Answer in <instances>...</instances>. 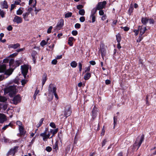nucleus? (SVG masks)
<instances>
[{
	"label": "nucleus",
	"mask_w": 156,
	"mask_h": 156,
	"mask_svg": "<svg viewBox=\"0 0 156 156\" xmlns=\"http://www.w3.org/2000/svg\"><path fill=\"white\" fill-rule=\"evenodd\" d=\"M47 44V42L44 40H42L41 42L40 45L41 46H44L45 45Z\"/></svg>",
	"instance_id": "79ce46f5"
},
{
	"label": "nucleus",
	"mask_w": 156,
	"mask_h": 156,
	"mask_svg": "<svg viewBox=\"0 0 156 156\" xmlns=\"http://www.w3.org/2000/svg\"><path fill=\"white\" fill-rule=\"evenodd\" d=\"M70 66L73 68H75L77 66V63L75 61H73L71 63Z\"/></svg>",
	"instance_id": "c756f323"
},
{
	"label": "nucleus",
	"mask_w": 156,
	"mask_h": 156,
	"mask_svg": "<svg viewBox=\"0 0 156 156\" xmlns=\"http://www.w3.org/2000/svg\"><path fill=\"white\" fill-rule=\"evenodd\" d=\"M90 17L92 19V23H94V22H95L96 20V17L95 16V15L91 14Z\"/></svg>",
	"instance_id": "e433bc0d"
},
{
	"label": "nucleus",
	"mask_w": 156,
	"mask_h": 156,
	"mask_svg": "<svg viewBox=\"0 0 156 156\" xmlns=\"http://www.w3.org/2000/svg\"><path fill=\"white\" fill-rule=\"evenodd\" d=\"M52 29V26H50L48 28L47 30V33L48 34H50L51 32V30Z\"/></svg>",
	"instance_id": "5fc2aeb1"
},
{
	"label": "nucleus",
	"mask_w": 156,
	"mask_h": 156,
	"mask_svg": "<svg viewBox=\"0 0 156 156\" xmlns=\"http://www.w3.org/2000/svg\"><path fill=\"white\" fill-rule=\"evenodd\" d=\"M21 67L22 73L24 77H25L28 71V66H27L24 65L23 66H22Z\"/></svg>",
	"instance_id": "20e7f679"
},
{
	"label": "nucleus",
	"mask_w": 156,
	"mask_h": 156,
	"mask_svg": "<svg viewBox=\"0 0 156 156\" xmlns=\"http://www.w3.org/2000/svg\"><path fill=\"white\" fill-rule=\"evenodd\" d=\"M144 138V135L143 134L140 137H138L133 145V149L135 150L136 148L137 150L140 146Z\"/></svg>",
	"instance_id": "f03ea898"
},
{
	"label": "nucleus",
	"mask_w": 156,
	"mask_h": 156,
	"mask_svg": "<svg viewBox=\"0 0 156 156\" xmlns=\"http://www.w3.org/2000/svg\"><path fill=\"white\" fill-rule=\"evenodd\" d=\"M46 150L48 152H50L52 150V148L50 146H48L46 147Z\"/></svg>",
	"instance_id": "49530a36"
},
{
	"label": "nucleus",
	"mask_w": 156,
	"mask_h": 156,
	"mask_svg": "<svg viewBox=\"0 0 156 156\" xmlns=\"http://www.w3.org/2000/svg\"><path fill=\"white\" fill-rule=\"evenodd\" d=\"M133 8V7H130L129 8L128 11L130 13H131L132 12Z\"/></svg>",
	"instance_id": "bf43d9fd"
},
{
	"label": "nucleus",
	"mask_w": 156,
	"mask_h": 156,
	"mask_svg": "<svg viewBox=\"0 0 156 156\" xmlns=\"http://www.w3.org/2000/svg\"><path fill=\"white\" fill-rule=\"evenodd\" d=\"M57 60L56 59H54L52 60L51 63L52 64L54 65H55L57 63Z\"/></svg>",
	"instance_id": "13d9d810"
},
{
	"label": "nucleus",
	"mask_w": 156,
	"mask_h": 156,
	"mask_svg": "<svg viewBox=\"0 0 156 156\" xmlns=\"http://www.w3.org/2000/svg\"><path fill=\"white\" fill-rule=\"evenodd\" d=\"M79 13L81 16H83L85 13V11L84 9H81L79 10Z\"/></svg>",
	"instance_id": "72a5a7b5"
},
{
	"label": "nucleus",
	"mask_w": 156,
	"mask_h": 156,
	"mask_svg": "<svg viewBox=\"0 0 156 156\" xmlns=\"http://www.w3.org/2000/svg\"><path fill=\"white\" fill-rule=\"evenodd\" d=\"M37 52L36 51L33 50L32 51L31 56L34 63H35L36 62V58H37Z\"/></svg>",
	"instance_id": "ddd939ff"
},
{
	"label": "nucleus",
	"mask_w": 156,
	"mask_h": 156,
	"mask_svg": "<svg viewBox=\"0 0 156 156\" xmlns=\"http://www.w3.org/2000/svg\"><path fill=\"white\" fill-rule=\"evenodd\" d=\"M81 25L79 23H76L75 25V27L76 28L79 29L80 28Z\"/></svg>",
	"instance_id": "de8ad7c7"
},
{
	"label": "nucleus",
	"mask_w": 156,
	"mask_h": 156,
	"mask_svg": "<svg viewBox=\"0 0 156 156\" xmlns=\"http://www.w3.org/2000/svg\"><path fill=\"white\" fill-rule=\"evenodd\" d=\"M12 27L11 25L9 26L7 28V29L9 31H11V30H12Z\"/></svg>",
	"instance_id": "0e129e2a"
},
{
	"label": "nucleus",
	"mask_w": 156,
	"mask_h": 156,
	"mask_svg": "<svg viewBox=\"0 0 156 156\" xmlns=\"http://www.w3.org/2000/svg\"><path fill=\"white\" fill-rule=\"evenodd\" d=\"M17 125L19 126V129L23 127L22 126V123L20 121H17L16 122Z\"/></svg>",
	"instance_id": "4c0bfd02"
},
{
	"label": "nucleus",
	"mask_w": 156,
	"mask_h": 156,
	"mask_svg": "<svg viewBox=\"0 0 156 156\" xmlns=\"http://www.w3.org/2000/svg\"><path fill=\"white\" fill-rule=\"evenodd\" d=\"M64 25V20L63 19H60L56 26L57 30H60L61 29Z\"/></svg>",
	"instance_id": "9d476101"
},
{
	"label": "nucleus",
	"mask_w": 156,
	"mask_h": 156,
	"mask_svg": "<svg viewBox=\"0 0 156 156\" xmlns=\"http://www.w3.org/2000/svg\"><path fill=\"white\" fill-rule=\"evenodd\" d=\"M15 91V88L13 86H10L7 88L6 91L7 93H9V96H11V94L14 93Z\"/></svg>",
	"instance_id": "6e6552de"
},
{
	"label": "nucleus",
	"mask_w": 156,
	"mask_h": 156,
	"mask_svg": "<svg viewBox=\"0 0 156 156\" xmlns=\"http://www.w3.org/2000/svg\"><path fill=\"white\" fill-rule=\"evenodd\" d=\"M99 10V14L100 16H102V15H105L104 12L102 10V9Z\"/></svg>",
	"instance_id": "3c124183"
},
{
	"label": "nucleus",
	"mask_w": 156,
	"mask_h": 156,
	"mask_svg": "<svg viewBox=\"0 0 156 156\" xmlns=\"http://www.w3.org/2000/svg\"><path fill=\"white\" fill-rule=\"evenodd\" d=\"M12 124L11 123H10L8 125H6L4 126L2 129V130H5L9 126L12 127Z\"/></svg>",
	"instance_id": "473e14b6"
},
{
	"label": "nucleus",
	"mask_w": 156,
	"mask_h": 156,
	"mask_svg": "<svg viewBox=\"0 0 156 156\" xmlns=\"http://www.w3.org/2000/svg\"><path fill=\"white\" fill-rule=\"evenodd\" d=\"M23 9V8H20L19 9L16 11V14L17 15H21L23 12V11L22 10Z\"/></svg>",
	"instance_id": "b1692460"
},
{
	"label": "nucleus",
	"mask_w": 156,
	"mask_h": 156,
	"mask_svg": "<svg viewBox=\"0 0 156 156\" xmlns=\"http://www.w3.org/2000/svg\"><path fill=\"white\" fill-rule=\"evenodd\" d=\"M21 2V0H16V1H15V4H16V5H18L20 4Z\"/></svg>",
	"instance_id": "052dcab7"
},
{
	"label": "nucleus",
	"mask_w": 156,
	"mask_h": 156,
	"mask_svg": "<svg viewBox=\"0 0 156 156\" xmlns=\"http://www.w3.org/2000/svg\"><path fill=\"white\" fill-rule=\"evenodd\" d=\"M20 46V45L19 43H16V44H9V47L10 48L15 49L19 47Z\"/></svg>",
	"instance_id": "2eb2a0df"
},
{
	"label": "nucleus",
	"mask_w": 156,
	"mask_h": 156,
	"mask_svg": "<svg viewBox=\"0 0 156 156\" xmlns=\"http://www.w3.org/2000/svg\"><path fill=\"white\" fill-rule=\"evenodd\" d=\"M19 129L20 132V136H25L26 131L24 130L23 127H21V128H20Z\"/></svg>",
	"instance_id": "f3484780"
},
{
	"label": "nucleus",
	"mask_w": 156,
	"mask_h": 156,
	"mask_svg": "<svg viewBox=\"0 0 156 156\" xmlns=\"http://www.w3.org/2000/svg\"><path fill=\"white\" fill-rule=\"evenodd\" d=\"M78 66L79 67V70L80 72H81L82 69V64L80 62H79L78 63Z\"/></svg>",
	"instance_id": "c03bdc74"
},
{
	"label": "nucleus",
	"mask_w": 156,
	"mask_h": 156,
	"mask_svg": "<svg viewBox=\"0 0 156 156\" xmlns=\"http://www.w3.org/2000/svg\"><path fill=\"white\" fill-rule=\"evenodd\" d=\"M7 100V99L4 96H0V101L5 102Z\"/></svg>",
	"instance_id": "7c9ffc66"
},
{
	"label": "nucleus",
	"mask_w": 156,
	"mask_h": 156,
	"mask_svg": "<svg viewBox=\"0 0 156 156\" xmlns=\"http://www.w3.org/2000/svg\"><path fill=\"white\" fill-rule=\"evenodd\" d=\"M91 76V74L89 73H87L84 76V79L85 80H88Z\"/></svg>",
	"instance_id": "5701e85b"
},
{
	"label": "nucleus",
	"mask_w": 156,
	"mask_h": 156,
	"mask_svg": "<svg viewBox=\"0 0 156 156\" xmlns=\"http://www.w3.org/2000/svg\"><path fill=\"white\" fill-rule=\"evenodd\" d=\"M47 74L46 73H44L43 76L42 78V84L43 86L47 80Z\"/></svg>",
	"instance_id": "6ab92c4d"
},
{
	"label": "nucleus",
	"mask_w": 156,
	"mask_h": 156,
	"mask_svg": "<svg viewBox=\"0 0 156 156\" xmlns=\"http://www.w3.org/2000/svg\"><path fill=\"white\" fill-rule=\"evenodd\" d=\"M149 19L147 18L146 17H142L141 19V23L144 25H146Z\"/></svg>",
	"instance_id": "dca6fc26"
},
{
	"label": "nucleus",
	"mask_w": 156,
	"mask_h": 156,
	"mask_svg": "<svg viewBox=\"0 0 156 156\" xmlns=\"http://www.w3.org/2000/svg\"><path fill=\"white\" fill-rule=\"evenodd\" d=\"M105 83L106 84L108 85L110 83L111 81L109 80H105Z\"/></svg>",
	"instance_id": "e2e57ef3"
},
{
	"label": "nucleus",
	"mask_w": 156,
	"mask_h": 156,
	"mask_svg": "<svg viewBox=\"0 0 156 156\" xmlns=\"http://www.w3.org/2000/svg\"><path fill=\"white\" fill-rule=\"evenodd\" d=\"M107 18V16L106 14H105L103 15H102V16L101 18V19L103 21H104L106 20Z\"/></svg>",
	"instance_id": "6e6d98bb"
},
{
	"label": "nucleus",
	"mask_w": 156,
	"mask_h": 156,
	"mask_svg": "<svg viewBox=\"0 0 156 156\" xmlns=\"http://www.w3.org/2000/svg\"><path fill=\"white\" fill-rule=\"evenodd\" d=\"M92 118L94 119L97 115V112L96 110L93 109L92 111Z\"/></svg>",
	"instance_id": "aec40b11"
},
{
	"label": "nucleus",
	"mask_w": 156,
	"mask_h": 156,
	"mask_svg": "<svg viewBox=\"0 0 156 156\" xmlns=\"http://www.w3.org/2000/svg\"><path fill=\"white\" fill-rule=\"evenodd\" d=\"M7 120L5 115L3 114L0 113V123H2Z\"/></svg>",
	"instance_id": "4468645a"
},
{
	"label": "nucleus",
	"mask_w": 156,
	"mask_h": 156,
	"mask_svg": "<svg viewBox=\"0 0 156 156\" xmlns=\"http://www.w3.org/2000/svg\"><path fill=\"white\" fill-rule=\"evenodd\" d=\"M24 49H25L24 48H20V49H17L16 50V51L17 52H20V51H23L24 50Z\"/></svg>",
	"instance_id": "774afa93"
},
{
	"label": "nucleus",
	"mask_w": 156,
	"mask_h": 156,
	"mask_svg": "<svg viewBox=\"0 0 156 156\" xmlns=\"http://www.w3.org/2000/svg\"><path fill=\"white\" fill-rule=\"evenodd\" d=\"M56 87L52 84H50L48 87V91L49 94L53 93L56 91Z\"/></svg>",
	"instance_id": "423d86ee"
},
{
	"label": "nucleus",
	"mask_w": 156,
	"mask_h": 156,
	"mask_svg": "<svg viewBox=\"0 0 156 156\" xmlns=\"http://www.w3.org/2000/svg\"><path fill=\"white\" fill-rule=\"evenodd\" d=\"M90 70V66H88L87 68H86V70L85 71V72L86 73L87 72H89Z\"/></svg>",
	"instance_id": "69168bd1"
},
{
	"label": "nucleus",
	"mask_w": 156,
	"mask_h": 156,
	"mask_svg": "<svg viewBox=\"0 0 156 156\" xmlns=\"http://www.w3.org/2000/svg\"><path fill=\"white\" fill-rule=\"evenodd\" d=\"M101 57L104 59V57L105 56L106 53L105 50L104 48L101 49Z\"/></svg>",
	"instance_id": "a878e982"
},
{
	"label": "nucleus",
	"mask_w": 156,
	"mask_h": 156,
	"mask_svg": "<svg viewBox=\"0 0 156 156\" xmlns=\"http://www.w3.org/2000/svg\"><path fill=\"white\" fill-rule=\"evenodd\" d=\"M72 33L73 35L76 36L78 32L76 30H73L72 32Z\"/></svg>",
	"instance_id": "864d4df0"
},
{
	"label": "nucleus",
	"mask_w": 156,
	"mask_h": 156,
	"mask_svg": "<svg viewBox=\"0 0 156 156\" xmlns=\"http://www.w3.org/2000/svg\"><path fill=\"white\" fill-rule=\"evenodd\" d=\"M21 61L20 60L16 61L14 63V66L15 68L19 66L20 64Z\"/></svg>",
	"instance_id": "cd10ccee"
},
{
	"label": "nucleus",
	"mask_w": 156,
	"mask_h": 156,
	"mask_svg": "<svg viewBox=\"0 0 156 156\" xmlns=\"http://www.w3.org/2000/svg\"><path fill=\"white\" fill-rule=\"evenodd\" d=\"M50 126L51 127L53 128H55L56 127L55 124L53 122L50 123Z\"/></svg>",
	"instance_id": "09e8293b"
},
{
	"label": "nucleus",
	"mask_w": 156,
	"mask_h": 156,
	"mask_svg": "<svg viewBox=\"0 0 156 156\" xmlns=\"http://www.w3.org/2000/svg\"><path fill=\"white\" fill-rule=\"evenodd\" d=\"M106 4V2L105 1L98 2L96 6L97 9L98 10L102 9L105 8Z\"/></svg>",
	"instance_id": "39448f33"
},
{
	"label": "nucleus",
	"mask_w": 156,
	"mask_h": 156,
	"mask_svg": "<svg viewBox=\"0 0 156 156\" xmlns=\"http://www.w3.org/2000/svg\"><path fill=\"white\" fill-rule=\"evenodd\" d=\"M143 38V37L142 36L139 35L138 38L136 40L137 42H140L142 40Z\"/></svg>",
	"instance_id": "ea45409f"
},
{
	"label": "nucleus",
	"mask_w": 156,
	"mask_h": 156,
	"mask_svg": "<svg viewBox=\"0 0 156 156\" xmlns=\"http://www.w3.org/2000/svg\"><path fill=\"white\" fill-rule=\"evenodd\" d=\"M116 40L118 43L120 42L121 40V37L120 34L118 33L116 35Z\"/></svg>",
	"instance_id": "bb28decb"
},
{
	"label": "nucleus",
	"mask_w": 156,
	"mask_h": 156,
	"mask_svg": "<svg viewBox=\"0 0 156 156\" xmlns=\"http://www.w3.org/2000/svg\"><path fill=\"white\" fill-rule=\"evenodd\" d=\"M138 29L139 31H140L139 35L142 36V35L144 33L145 31L147 30L146 27H143V26H140L138 27Z\"/></svg>",
	"instance_id": "f8f14e48"
},
{
	"label": "nucleus",
	"mask_w": 156,
	"mask_h": 156,
	"mask_svg": "<svg viewBox=\"0 0 156 156\" xmlns=\"http://www.w3.org/2000/svg\"><path fill=\"white\" fill-rule=\"evenodd\" d=\"M149 21L150 24H153L154 23V21L153 19H149Z\"/></svg>",
	"instance_id": "4d7b16f0"
},
{
	"label": "nucleus",
	"mask_w": 156,
	"mask_h": 156,
	"mask_svg": "<svg viewBox=\"0 0 156 156\" xmlns=\"http://www.w3.org/2000/svg\"><path fill=\"white\" fill-rule=\"evenodd\" d=\"M98 10V9H97V8H94L92 10V12H91V14L95 15L97 10Z\"/></svg>",
	"instance_id": "37998d69"
},
{
	"label": "nucleus",
	"mask_w": 156,
	"mask_h": 156,
	"mask_svg": "<svg viewBox=\"0 0 156 156\" xmlns=\"http://www.w3.org/2000/svg\"><path fill=\"white\" fill-rule=\"evenodd\" d=\"M53 149L55 150V151H57V150L58 149V143L56 141L55 145H54L53 146Z\"/></svg>",
	"instance_id": "c85d7f7f"
},
{
	"label": "nucleus",
	"mask_w": 156,
	"mask_h": 156,
	"mask_svg": "<svg viewBox=\"0 0 156 156\" xmlns=\"http://www.w3.org/2000/svg\"><path fill=\"white\" fill-rule=\"evenodd\" d=\"M21 98L19 95H17L14 97L12 101L13 103L15 105H16L21 101Z\"/></svg>",
	"instance_id": "0eeeda50"
},
{
	"label": "nucleus",
	"mask_w": 156,
	"mask_h": 156,
	"mask_svg": "<svg viewBox=\"0 0 156 156\" xmlns=\"http://www.w3.org/2000/svg\"><path fill=\"white\" fill-rule=\"evenodd\" d=\"M114 119V129L115 128V125L117 124V117L116 116H114L113 118Z\"/></svg>",
	"instance_id": "c9c22d12"
},
{
	"label": "nucleus",
	"mask_w": 156,
	"mask_h": 156,
	"mask_svg": "<svg viewBox=\"0 0 156 156\" xmlns=\"http://www.w3.org/2000/svg\"><path fill=\"white\" fill-rule=\"evenodd\" d=\"M72 13L71 12H68L66 13L65 15V18H69L72 15Z\"/></svg>",
	"instance_id": "58836bf2"
},
{
	"label": "nucleus",
	"mask_w": 156,
	"mask_h": 156,
	"mask_svg": "<svg viewBox=\"0 0 156 156\" xmlns=\"http://www.w3.org/2000/svg\"><path fill=\"white\" fill-rule=\"evenodd\" d=\"M5 13V12L4 11L0 10V15L2 18H3L4 17V15Z\"/></svg>",
	"instance_id": "a19ab883"
},
{
	"label": "nucleus",
	"mask_w": 156,
	"mask_h": 156,
	"mask_svg": "<svg viewBox=\"0 0 156 156\" xmlns=\"http://www.w3.org/2000/svg\"><path fill=\"white\" fill-rule=\"evenodd\" d=\"M14 62V60L12 59L11 58L10 59V60L9 61V65L10 67H11L12 66L13 67V64Z\"/></svg>",
	"instance_id": "f704fd0d"
},
{
	"label": "nucleus",
	"mask_w": 156,
	"mask_h": 156,
	"mask_svg": "<svg viewBox=\"0 0 156 156\" xmlns=\"http://www.w3.org/2000/svg\"><path fill=\"white\" fill-rule=\"evenodd\" d=\"M40 135L41 136L43 137V140L44 141L47 140L48 138L47 137L46 134H45L44 133H42L40 134Z\"/></svg>",
	"instance_id": "4be33fe9"
},
{
	"label": "nucleus",
	"mask_w": 156,
	"mask_h": 156,
	"mask_svg": "<svg viewBox=\"0 0 156 156\" xmlns=\"http://www.w3.org/2000/svg\"><path fill=\"white\" fill-rule=\"evenodd\" d=\"M71 107L69 105L66 106L65 108L64 113V115L66 117V119L71 115Z\"/></svg>",
	"instance_id": "7ed1b4c3"
},
{
	"label": "nucleus",
	"mask_w": 156,
	"mask_h": 156,
	"mask_svg": "<svg viewBox=\"0 0 156 156\" xmlns=\"http://www.w3.org/2000/svg\"><path fill=\"white\" fill-rule=\"evenodd\" d=\"M90 64L92 65H94L96 64L95 62L94 61H90Z\"/></svg>",
	"instance_id": "338daca9"
},
{
	"label": "nucleus",
	"mask_w": 156,
	"mask_h": 156,
	"mask_svg": "<svg viewBox=\"0 0 156 156\" xmlns=\"http://www.w3.org/2000/svg\"><path fill=\"white\" fill-rule=\"evenodd\" d=\"M30 13L29 12H26V13H24L23 14V18L24 19V20L25 21H28L29 20L27 18L28 17V16L29 15Z\"/></svg>",
	"instance_id": "412c9836"
},
{
	"label": "nucleus",
	"mask_w": 156,
	"mask_h": 156,
	"mask_svg": "<svg viewBox=\"0 0 156 156\" xmlns=\"http://www.w3.org/2000/svg\"><path fill=\"white\" fill-rule=\"evenodd\" d=\"M58 130V129L56 128L55 129H51L50 131V133H52L53 136H54L55 134H56Z\"/></svg>",
	"instance_id": "393cba45"
},
{
	"label": "nucleus",
	"mask_w": 156,
	"mask_h": 156,
	"mask_svg": "<svg viewBox=\"0 0 156 156\" xmlns=\"http://www.w3.org/2000/svg\"><path fill=\"white\" fill-rule=\"evenodd\" d=\"M17 147H15L14 148L11 149L7 154V156H9V155H14L16 152L17 151Z\"/></svg>",
	"instance_id": "1a4fd4ad"
},
{
	"label": "nucleus",
	"mask_w": 156,
	"mask_h": 156,
	"mask_svg": "<svg viewBox=\"0 0 156 156\" xmlns=\"http://www.w3.org/2000/svg\"><path fill=\"white\" fill-rule=\"evenodd\" d=\"M122 28L123 29V30L125 31H127L129 29V28L127 27H123Z\"/></svg>",
	"instance_id": "680f3d73"
},
{
	"label": "nucleus",
	"mask_w": 156,
	"mask_h": 156,
	"mask_svg": "<svg viewBox=\"0 0 156 156\" xmlns=\"http://www.w3.org/2000/svg\"><path fill=\"white\" fill-rule=\"evenodd\" d=\"M44 120V118H42L41 119L38 124L37 125V127L38 128L41 126V125H42V124L43 123V121Z\"/></svg>",
	"instance_id": "2f4dec72"
},
{
	"label": "nucleus",
	"mask_w": 156,
	"mask_h": 156,
	"mask_svg": "<svg viewBox=\"0 0 156 156\" xmlns=\"http://www.w3.org/2000/svg\"><path fill=\"white\" fill-rule=\"evenodd\" d=\"M133 32L135 33V35L137 36L139 34V30L138 28L137 30H134L133 31Z\"/></svg>",
	"instance_id": "603ef678"
},
{
	"label": "nucleus",
	"mask_w": 156,
	"mask_h": 156,
	"mask_svg": "<svg viewBox=\"0 0 156 156\" xmlns=\"http://www.w3.org/2000/svg\"><path fill=\"white\" fill-rule=\"evenodd\" d=\"M2 8L4 9H7L8 8V5L7 2L4 1L3 2H2L1 3Z\"/></svg>",
	"instance_id": "a211bd4d"
},
{
	"label": "nucleus",
	"mask_w": 156,
	"mask_h": 156,
	"mask_svg": "<svg viewBox=\"0 0 156 156\" xmlns=\"http://www.w3.org/2000/svg\"><path fill=\"white\" fill-rule=\"evenodd\" d=\"M83 5H77L76 6V8L77 9L80 10L82 9V8H83Z\"/></svg>",
	"instance_id": "a18cd8bd"
},
{
	"label": "nucleus",
	"mask_w": 156,
	"mask_h": 156,
	"mask_svg": "<svg viewBox=\"0 0 156 156\" xmlns=\"http://www.w3.org/2000/svg\"><path fill=\"white\" fill-rule=\"evenodd\" d=\"M80 20L81 22H84L85 20V18L84 16H81L80 18Z\"/></svg>",
	"instance_id": "8fccbe9b"
},
{
	"label": "nucleus",
	"mask_w": 156,
	"mask_h": 156,
	"mask_svg": "<svg viewBox=\"0 0 156 156\" xmlns=\"http://www.w3.org/2000/svg\"><path fill=\"white\" fill-rule=\"evenodd\" d=\"M13 21L14 22H16L17 24H19L22 22L23 20L21 17L16 15L13 20Z\"/></svg>",
	"instance_id": "9b49d317"
},
{
	"label": "nucleus",
	"mask_w": 156,
	"mask_h": 156,
	"mask_svg": "<svg viewBox=\"0 0 156 156\" xmlns=\"http://www.w3.org/2000/svg\"><path fill=\"white\" fill-rule=\"evenodd\" d=\"M13 71V69L10 68L6 70V65L3 64L0 65V73L4 72V74L7 75L8 77L11 75Z\"/></svg>",
	"instance_id": "f257e3e1"
}]
</instances>
